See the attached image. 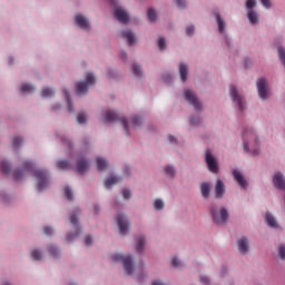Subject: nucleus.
Masks as SVG:
<instances>
[{
    "mask_svg": "<svg viewBox=\"0 0 285 285\" xmlns=\"http://www.w3.org/2000/svg\"><path fill=\"white\" fill-rule=\"evenodd\" d=\"M243 141L245 150L252 151L254 155L259 153V140L257 139V135L252 128H248L243 134Z\"/></svg>",
    "mask_w": 285,
    "mask_h": 285,
    "instance_id": "obj_1",
    "label": "nucleus"
},
{
    "mask_svg": "<svg viewBox=\"0 0 285 285\" xmlns=\"http://www.w3.org/2000/svg\"><path fill=\"white\" fill-rule=\"evenodd\" d=\"M209 213L212 215V219L214 224H217L218 226L227 224L228 209H226V207H222L220 209H217V205H212L209 208Z\"/></svg>",
    "mask_w": 285,
    "mask_h": 285,
    "instance_id": "obj_2",
    "label": "nucleus"
},
{
    "mask_svg": "<svg viewBox=\"0 0 285 285\" xmlns=\"http://www.w3.org/2000/svg\"><path fill=\"white\" fill-rule=\"evenodd\" d=\"M112 261L121 262L127 275H132V273H135V267L132 266V256H130V255L126 256L124 254H115L112 256Z\"/></svg>",
    "mask_w": 285,
    "mask_h": 285,
    "instance_id": "obj_3",
    "label": "nucleus"
},
{
    "mask_svg": "<svg viewBox=\"0 0 285 285\" xmlns=\"http://www.w3.org/2000/svg\"><path fill=\"white\" fill-rule=\"evenodd\" d=\"M95 76L92 73H87L86 81L78 82L76 86L77 95H86V92H88V88H90V86H95Z\"/></svg>",
    "mask_w": 285,
    "mask_h": 285,
    "instance_id": "obj_4",
    "label": "nucleus"
},
{
    "mask_svg": "<svg viewBox=\"0 0 285 285\" xmlns=\"http://www.w3.org/2000/svg\"><path fill=\"white\" fill-rule=\"evenodd\" d=\"M104 120L107 124H110L112 121H119L120 124H122L125 132H128V120L124 117H118L115 114V111H110V110L106 111L104 115Z\"/></svg>",
    "mask_w": 285,
    "mask_h": 285,
    "instance_id": "obj_5",
    "label": "nucleus"
},
{
    "mask_svg": "<svg viewBox=\"0 0 285 285\" xmlns=\"http://www.w3.org/2000/svg\"><path fill=\"white\" fill-rule=\"evenodd\" d=\"M33 176L36 179H38V190L41 193V190H46L49 186V180H48V174L46 170H36L33 171Z\"/></svg>",
    "mask_w": 285,
    "mask_h": 285,
    "instance_id": "obj_6",
    "label": "nucleus"
},
{
    "mask_svg": "<svg viewBox=\"0 0 285 285\" xmlns=\"http://www.w3.org/2000/svg\"><path fill=\"white\" fill-rule=\"evenodd\" d=\"M205 161L210 173H219V165L217 164V159L215 158V156H213L209 149H207L205 153Z\"/></svg>",
    "mask_w": 285,
    "mask_h": 285,
    "instance_id": "obj_7",
    "label": "nucleus"
},
{
    "mask_svg": "<svg viewBox=\"0 0 285 285\" xmlns=\"http://www.w3.org/2000/svg\"><path fill=\"white\" fill-rule=\"evenodd\" d=\"M114 17L120 23H128V21H130V16H128V12H126V10L121 7H116L115 8Z\"/></svg>",
    "mask_w": 285,
    "mask_h": 285,
    "instance_id": "obj_8",
    "label": "nucleus"
},
{
    "mask_svg": "<svg viewBox=\"0 0 285 285\" xmlns=\"http://www.w3.org/2000/svg\"><path fill=\"white\" fill-rule=\"evenodd\" d=\"M70 224H72L73 228H76L75 234L67 235V240L72 242L75 237H79V233H81V227H79V218H77V215L71 214L70 216Z\"/></svg>",
    "mask_w": 285,
    "mask_h": 285,
    "instance_id": "obj_9",
    "label": "nucleus"
},
{
    "mask_svg": "<svg viewBox=\"0 0 285 285\" xmlns=\"http://www.w3.org/2000/svg\"><path fill=\"white\" fill-rule=\"evenodd\" d=\"M116 219L119 226L120 234L128 235L130 224L128 223V219H126V216L124 214H118Z\"/></svg>",
    "mask_w": 285,
    "mask_h": 285,
    "instance_id": "obj_10",
    "label": "nucleus"
},
{
    "mask_svg": "<svg viewBox=\"0 0 285 285\" xmlns=\"http://www.w3.org/2000/svg\"><path fill=\"white\" fill-rule=\"evenodd\" d=\"M26 173H32V163L27 161L21 169L16 170L13 173L14 180L19 181L20 179H23V175H26Z\"/></svg>",
    "mask_w": 285,
    "mask_h": 285,
    "instance_id": "obj_11",
    "label": "nucleus"
},
{
    "mask_svg": "<svg viewBox=\"0 0 285 285\" xmlns=\"http://www.w3.org/2000/svg\"><path fill=\"white\" fill-rule=\"evenodd\" d=\"M185 97L186 100L194 106L195 110H202V104L199 102V99H197V96L190 91V89L185 90Z\"/></svg>",
    "mask_w": 285,
    "mask_h": 285,
    "instance_id": "obj_12",
    "label": "nucleus"
},
{
    "mask_svg": "<svg viewBox=\"0 0 285 285\" xmlns=\"http://www.w3.org/2000/svg\"><path fill=\"white\" fill-rule=\"evenodd\" d=\"M257 90L261 99H268V89L266 85V78H259L257 81Z\"/></svg>",
    "mask_w": 285,
    "mask_h": 285,
    "instance_id": "obj_13",
    "label": "nucleus"
},
{
    "mask_svg": "<svg viewBox=\"0 0 285 285\" xmlns=\"http://www.w3.org/2000/svg\"><path fill=\"white\" fill-rule=\"evenodd\" d=\"M230 97L233 101L237 104L239 110H244V102L242 100V96L237 92V87L230 86Z\"/></svg>",
    "mask_w": 285,
    "mask_h": 285,
    "instance_id": "obj_14",
    "label": "nucleus"
},
{
    "mask_svg": "<svg viewBox=\"0 0 285 285\" xmlns=\"http://www.w3.org/2000/svg\"><path fill=\"white\" fill-rule=\"evenodd\" d=\"M273 184L275 188H278L279 190H285V179L281 173H276L274 175Z\"/></svg>",
    "mask_w": 285,
    "mask_h": 285,
    "instance_id": "obj_15",
    "label": "nucleus"
},
{
    "mask_svg": "<svg viewBox=\"0 0 285 285\" xmlns=\"http://www.w3.org/2000/svg\"><path fill=\"white\" fill-rule=\"evenodd\" d=\"M233 177L235 181H237V184L240 186V188H246V186H248V183L246 181V179L244 178V175H242L239 170L234 169Z\"/></svg>",
    "mask_w": 285,
    "mask_h": 285,
    "instance_id": "obj_16",
    "label": "nucleus"
},
{
    "mask_svg": "<svg viewBox=\"0 0 285 285\" xmlns=\"http://www.w3.org/2000/svg\"><path fill=\"white\" fill-rule=\"evenodd\" d=\"M215 193L217 199H222V197H224V194L226 193V186L224 185V181H222V179H218L216 181Z\"/></svg>",
    "mask_w": 285,
    "mask_h": 285,
    "instance_id": "obj_17",
    "label": "nucleus"
},
{
    "mask_svg": "<svg viewBox=\"0 0 285 285\" xmlns=\"http://www.w3.org/2000/svg\"><path fill=\"white\" fill-rule=\"evenodd\" d=\"M76 23L79 26V28H82V30L90 29V22H88V19H86V17H83L82 14L76 16Z\"/></svg>",
    "mask_w": 285,
    "mask_h": 285,
    "instance_id": "obj_18",
    "label": "nucleus"
},
{
    "mask_svg": "<svg viewBox=\"0 0 285 285\" xmlns=\"http://www.w3.org/2000/svg\"><path fill=\"white\" fill-rule=\"evenodd\" d=\"M88 160H86V158H80L77 161V173H79V175H83L85 171L88 170Z\"/></svg>",
    "mask_w": 285,
    "mask_h": 285,
    "instance_id": "obj_19",
    "label": "nucleus"
},
{
    "mask_svg": "<svg viewBox=\"0 0 285 285\" xmlns=\"http://www.w3.org/2000/svg\"><path fill=\"white\" fill-rule=\"evenodd\" d=\"M238 250L242 255H246V253H248V238L242 237L238 239Z\"/></svg>",
    "mask_w": 285,
    "mask_h": 285,
    "instance_id": "obj_20",
    "label": "nucleus"
},
{
    "mask_svg": "<svg viewBox=\"0 0 285 285\" xmlns=\"http://www.w3.org/2000/svg\"><path fill=\"white\" fill-rule=\"evenodd\" d=\"M122 39H126V41L132 46L135 43V33L130 30H125L121 32Z\"/></svg>",
    "mask_w": 285,
    "mask_h": 285,
    "instance_id": "obj_21",
    "label": "nucleus"
},
{
    "mask_svg": "<svg viewBox=\"0 0 285 285\" xmlns=\"http://www.w3.org/2000/svg\"><path fill=\"white\" fill-rule=\"evenodd\" d=\"M146 245V237L137 236L136 237V250L137 253H144V246Z\"/></svg>",
    "mask_w": 285,
    "mask_h": 285,
    "instance_id": "obj_22",
    "label": "nucleus"
},
{
    "mask_svg": "<svg viewBox=\"0 0 285 285\" xmlns=\"http://www.w3.org/2000/svg\"><path fill=\"white\" fill-rule=\"evenodd\" d=\"M178 68L181 81L186 82L188 79V66L180 63Z\"/></svg>",
    "mask_w": 285,
    "mask_h": 285,
    "instance_id": "obj_23",
    "label": "nucleus"
},
{
    "mask_svg": "<svg viewBox=\"0 0 285 285\" xmlns=\"http://www.w3.org/2000/svg\"><path fill=\"white\" fill-rule=\"evenodd\" d=\"M200 193H202L203 197H205V199H208V197H210V184L203 183L200 185Z\"/></svg>",
    "mask_w": 285,
    "mask_h": 285,
    "instance_id": "obj_24",
    "label": "nucleus"
},
{
    "mask_svg": "<svg viewBox=\"0 0 285 285\" xmlns=\"http://www.w3.org/2000/svg\"><path fill=\"white\" fill-rule=\"evenodd\" d=\"M120 178L116 177V176H110L105 180V187L107 188H112V186H115V184H119Z\"/></svg>",
    "mask_w": 285,
    "mask_h": 285,
    "instance_id": "obj_25",
    "label": "nucleus"
},
{
    "mask_svg": "<svg viewBox=\"0 0 285 285\" xmlns=\"http://www.w3.org/2000/svg\"><path fill=\"white\" fill-rule=\"evenodd\" d=\"M214 14L218 24V32L223 33L226 28V22H224V19H222V16L219 13L215 12Z\"/></svg>",
    "mask_w": 285,
    "mask_h": 285,
    "instance_id": "obj_26",
    "label": "nucleus"
},
{
    "mask_svg": "<svg viewBox=\"0 0 285 285\" xmlns=\"http://www.w3.org/2000/svg\"><path fill=\"white\" fill-rule=\"evenodd\" d=\"M0 170L3 173V175H10L12 167L10 166V163L2 160L0 163Z\"/></svg>",
    "mask_w": 285,
    "mask_h": 285,
    "instance_id": "obj_27",
    "label": "nucleus"
},
{
    "mask_svg": "<svg viewBox=\"0 0 285 285\" xmlns=\"http://www.w3.org/2000/svg\"><path fill=\"white\" fill-rule=\"evenodd\" d=\"M265 222H266L267 226H269L271 228H277V220L275 219V217L273 215L266 214Z\"/></svg>",
    "mask_w": 285,
    "mask_h": 285,
    "instance_id": "obj_28",
    "label": "nucleus"
},
{
    "mask_svg": "<svg viewBox=\"0 0 285 285\" xmlns=\"http://www.w3.org/2000/svg\"><path fill=\"white\" fill-rule=\"evenodd\" d=\"M63 95L67 99V106H68L69 112H75V108L72 107V99H70V94L68 92V90L65 89Z\"/></svg>",
    "mask_w": 285,
    "mask_h": 285,
    "instance_id": "obj_29",
    "label": "nucleus"
},
{
    "mask_svg": "<svg viewBox=\"0 0 285 285\" xmlns=\"http://www.w3.org/2000/svg\"><path fill=\"white\" fill-rule=\"evenodd\" d=\"M98 170H106L108 168V161L101 157L97 158Z\"/></svg>",
    "mask_w": 285,
    "mask_h": 285,
    "instance_id": "obj_30",
    "label": "nucleus"
},
{
    "mask_svg": "<svg viewBox=\"0 0 285 285\" xmlns=\"http://www.w3.org/2000/svg\"><path fill=\"white\" fill-rule=\"evenodd\" d=\"M247 17L249 19V22L253 23V26H255V23H257L258 18H257V13L255 11L248 10Z\"/></svg>",
    "mask_w": 285,
    "mask_h": 285,
    "instance_id": "obj_31",
    "label": "nucleus"
},
{
    "mask_svg": "<svg viewBox=\"0 0 285 285\" xmlns=\"http://www.w3.org/2000/svg\"><path fill=\"white\" fill-rule=\"evenodd\" d=\"M147 16L151 23H155V21H157V12H155V9H148Z\"/></svg>",
    "mask_w": 285,
    "mask_h": 285,
    "instance_id": "obj_32",
    "label": "nucleus"
},
{
    "mask_svg": "<svg viewBox=\"0 0 285 285\" xmlns=\"http://www.w3.org/2000/svg\"><path fill=\"white\" fill-rule=\"evenodd\" d=\"M57 166L59 170H68V168H70V163H68V160H59Z\"/></svg>",
    "mask_w": 285,
    "mask_h": 285,
    "instance_id": "obj_33",
    "label": "nucleus"
},
{
    "mask_svg": "<svg viewBox=\"0 0 285 285\" xmlns=\"http://www.w3.org/2000/svg\"><path fill=\"white\" fill-rule=\"evenodd\" d=\"M35 88L30 83H23L21 86V92H33Z\"/></svg>",
    "mask_w": 285,
    "mask_h": 285,
    "instance_id": "obj_34",
    "label": "nucleus"
},
{
    "mask_svg": "<svg viewBox=\"0 0 285 285\" xmlns=\"http://www.w3.org/2000/svg\"><path fill=\"white\" fill-rule=\"evenodd\" d=\"M23 144V139L21 137H13L12 138V148H19Z\"/></svg>",
    "mask_w": 285,
    "mask_h": 285,
    "instance_id": "obj_35",
    "label": "nucleus"
},
{
    "mask_svg": "<svg viewBox=\"0 0 285 285\" xmlns=\"http://www.w3.org/2000/svg\"><path fill=\"white\" fill-rule=\"evenodd\" d=\"M132 73L135 75V77H141V67H139V65L137 63H134Z\"/></svg>",
    "mask_w": 285,
    "mask_h": 285,
    "instance_id": "obj_36",
    "label": "nucleus"
},
{
    "mask_svg": "<svg viewBox=\"0 0 285 285\" xmlns=\"http://www.w3.org/2000/svg\"><path fill=\"white\" fill-rule=\"evenodd\" d=\"M55 95V91L48 87L42 89V97L48 98L52 97Z\"/></svg>",
    "mask_w": 285,
    "mask_h": 285,
    "instance_id": "obj_37",
    "label": "nucleus"
},
{
    "mask_svg": "<svg viewBox=\"0 0 285 285\" xmlns=\"http://www.w3.org/2000/svg\"><path fill=\"white\" fill-rule=\"evenodd\" d=\"M165 173H166V175H169V177H175V174H176L175 167L167 165L165 167Z\"/></svg>",
    "mask_w": 285,
    "mask_h": 285,
    "instance_id": "obj_38",
    "label": "nucleus"
},
{
    "mask_svg": "<svg viewBox=\"0 0 285 285\" xmlns=\"http://www.w3.org/2000/svg\"><path fill=\"white\" fill-rule=\"evenodd\" d=\"M154 208H155V210H161L164 208V200L156 199L154 202Z\"/></svg>",
    "mask_w": 285,
    "mask_h": 285,
    "instance_id": "obj_39",
    "label": "nucleus"
},
{
    "mask_svg": "<svg viewBox=\"0 0 285 285\" xmlns=\"http://www.w3.org/2000/svg\"><path fill=\"white\" fill-rule=\"evenodd\" d=\"M278 57L285 67V50L284 47H278Z\"/></svg>",
    "mask_w": 285,
    "mask_h": 285,
    "instance_id": "obj_40",
    "label": "nucleus"
},
{
    "mask_svg": "<svg viewBox=\"0 0 285 285\" xmlns=\"http://www.w3.org/2000/svg\"><path fill=\"white\" fill-rule=\"evenodd\" d=\"M131 121H132L134 128H139V126H141V118H139L137 116H134Z\"/></svg>",
    "mask_w": 285,
    "mask_h": 285,
    "instance_id": "obj_41",
    "label": "nucleus"
},
{
    "mask_svg": "<svg viewBox=\"0 0 285 285\" xmlns=\"http://www.w3.org/2000/svg\"><path fill=\"white\" fill-rule=\"evenodd\" d=\"M49 253L52 257H59V249L55 245L49 246Z\"/></svg>",
    "mask_w": 285,
    "mask_h": 285,
    "instance_id": "obj_42",
    "label": "nucleus"
},
{
    "mask_svg": "<svg viewBox=\"0 0 285 285\" xmlns=\"http://www.w3.org/2000/svg\"><path fill=\"white\" fill-rule=\"evenodd\" d=\"M65 197H67L69 202H72V189H70V187H65Z\"/></svg>",
    "mask_w": 285,
    "mask_h": 285,
    "instance_id": "obj_43",
    "label": "nucleus"
},
{
    "mask_svg": "<svg viewBox=\"0 0 285 285\" xmlns=\"http://www.w3.org/2000/svg\"><path fill=\"white\" fill-rule=\"evenodd\" d=\"M31 257L32 259H35L36 262H38L39 259H41V252L35 249L31 252Z\"/></svg>",
    "mask_w": 285,
    "mask_h": 285,
    "instance_id": "obj_44",
    "label": "nucleus"
},
{
    "mask_svg": "<svg viewBox=\"0 0 285 285\" xmlns=\"http://www.w3.org/2000/svg\"><path fill=\"white\" fill-rule=\"evenodd\" d=\"M255 6H257V2L255 0H247L246 1L247 10H253V8H255Z\"/></svg>",
    "mask_w": 285,
    "mask_h": 285,
    "instance_id": "obj_45",
    "label": "nucleus"
},
{
    "mask_svg": "<svg viewBox=\"0 0 285 285\" xmlns=\"http://www.w3.org/2000/svg\"><path fill=\"white\" fill-rule=\"evenodd\" d=\"M158 48H159V50H166V39L159 38Z\"/></svg>",
    "mask_w": 285,
    "mask_h": 285,
    "instance_id": "obj_46",
    "label": "nucleus"
},
{
    "mask_svg": "<svg viewBox=\"0 0 285 285\" xmlns=\"http://www.w3.org/2000/svg\"><path fill=\"white\" fill-rule=\"evenodd\" d=\"M77 121L78 124H86V114H78Z\"/></svg>",
    "mask_w": 285,
    "mask_h": 285,
    "instance_id": "obj_47",
    "label": "nucleus"
},
{
    "mask_svg": "<svg viewBox=\"0 0 285 285\" xmlns=\"http://www.w3.org/2000/svg\"><path fill=\"white\" fill-rule=\"evenodd\" d=\"M278 255H279L281 259H285V245H281L278 247Z\"/></svg>",
    "mask_w": 285,
    "mask_h": 285,
    "instance_id": "obj_48",
    "label": "nucleus"
},
{
    "mask_svg": "<svg viewBox=\"0 0 285 285\" xmlns=\"http://www.w3.org/2000/svg\"><path fill=\"white\" fill-rule=\"evenodd\" d=\"M85 246H91L92 245V236H86L83 239Z\"/></svg>",
    "mask_w": 285,
    "mask_h": 285,
    "instance_id": "obj_49",
    "label": "nucleus"
},
{
    "mask_svg": "<svg viewBox=\"0 0 285 285\" xmlns=\"http://www.w3.org/2000/svg\"><path fill=\"white\" fill-rule=\"evenodd\" d=\"M45 235H52V227L46 226L42 228Z\"/></svg>",
    "mask_w": 285,
    "mask_h": 285,
    "instance_id": "obj_50",
    "label": "nucleus"
},
{
    "mask_svg": "<svg viewBox=\"0 0 285 285\" xmlns=\"http://www.w3.org/2000/svg\"><path fill=\"white\" fill-rule=\"evenodd\" d=\"M186 32L189 37H191V35H195V27L194 26L187 27Z\"/></svg>",
    "mask_w": 285,
    "mask_h": 285,
    "instance_id": "obj_51",
    "label": "nucleus"
},
{
    "mask_svg": "<svg viewBox=\"0 0 285 285\" xmlns=\"http://www.w3.org/2000/svg\"><path fill=\"white\" fill-rule=\"evenodd\" d=\"M121 195L124 199H130V191L128 189H122Z\"/></svg>",
    "mask_w": 285,
    "mask_h": 285,
    "instance_id": "obj_52",
    "label": "nucleus"
},
{
    "mask_svg": "<svg viewBox=\"0 0 285 285\" xmlns=\"http://www.w3.org/2000/svg\"><path fill=\"white\" fill-rule=\"evenodd\" d=\"M176 6L178 8H186V0H176Z\"/></svg>",
    "mask_w": 285,
    "mask_h": 285,
    "instance_id": "obj_53",
    "label": "nucleus"
},
{
    "mask_svg": "<svg viewBox=\"0 0 285 285\" xmlns=\"http://www.w3.org/2000/svg\"><path fill=\"white\" fill-rule=\"evenodd\" d=\"M190 124H191V126H197V124H199V117H193L190 119Z\"/></svg>",
    "mask_w": 285,
    "mask_h": 285,
    "instance_id": "obj_54",
    "label": "nucleus"
},
{
    "mask_svg": "<svg viewBox=\"0 0 285 285\" xmlns=\"http://www.w3.org/2000/svg\"><path fill=\"white\" fill-rule=\"evenodd\" d=\"M173 266L175 267V268H179V266H180V263H179V259L178 258H173Z\"/></svg>",
    "mask_w": 285,
    "mask_h": 285,
    "instance_id": "obj_55",
    "label": "nucleus"
},
{
    "mask_svg": "<svg viewBox=\"0 0 285 285\" xmlns=\"http://www.w3.org/2000/svg\"><path fill=\"white\" fill-rule=\"evenodd\" d=\"M261 3H263L265 8H271V0H261Z\"/></svg>",
    "mask_w": 285,
    "mask_h": 285,
    "instance_id": "obj_56",
    "label": "nucleus"
},
{
    "mask_svg": "<svg viewBox=\"0 0 285 285\" xmlns=\"http://www.w3.org/2000/svg\"><path fill=\"white\" fill-rule=\"evenodd\" d=\"M61 142H62L65 146H70V140L66 139L65 137H61Z\"/></svg>",
    "mask_w": 285,
    "mask_h": 285,
    "instance_id": "obj_57",
    "label": "nucleus"
},
{
    "mask_svg": "<svg viewBox=\"0 0 285 285\" xmlns=\"http://www.w3.org/2000/svg\"><path fill=\"white\" fill-rule=\"evenodd\" d=\"M170 144H177V138L175 136H169Z\"/></svg>",
    "mask_w": 285,
    "mask_h": 285,
    "instance_id": "obj_58",
    "label": "nucleus"
},
{
    "mask_svg": "<svg viewBox=\"0 0 285 285\" xmlns=\"http://www.w3.org/2000/svg\"><path fill=\"white\" fill-rule=\"evenodd\" d=\"M200 282H203V284H208V277L206 276L200 277Z\"/></svg>",
    "mask_w": 285,
    "mask_h": 285,
    "instance_id": "obj_59",
    "label": "nucleus"
},
{
    "mask_svg": "<svg viewBox=\"0 0 285 285\" xmlns=\"http://www.w3.org/2000/svg\"><path fill=\"white\" fill-rule=\"evenodd\" d=\"M95 213H99V206H95Z\"/></svg>",
    "mask_w": 285,
    "mask_h": 285,
    "instance_id": "obj_60",
    "label": "nucleus"
},
{
    "mask_svg": "<svg viewBox=\"0 0 285 285\" xmlns=\"http://www.w3.org/2000/svg\"><path fill=\"white\" fill-rule=\"evenodd\" d=\"M125 170H126V173H127V175H128V170H129V168H128V167H126V169H125Z\"/></svg>",
    "mask_w": 285,
    "mask_h": 285,
    "instance_id": "obj_61",
    "label": "nucleus"
},
{
    "mask_svg": "<svg viewBox=\"0 0 285 285\" xmlns=\"http://www.w3.org/2000/svg\"><path fill=\"white\" fill-rule=\"evenodd\" d=\"M121 56H122V57H126V52H122Z\"/></svg>",
    "mask_w": 285,
    "mask_h": 285,
    "instance_id": "obj_62",
    "label": "nucleus"
},
{
    "mask_svg": "<svg viewBox=\"0 0 285 285\" xmlns=\"http://www.w3.org/2000/svg\"><path fill=\"white\" fill-rule=\"evenodd\" d=\"M110 1V3H115V0H109Z\"/></svg>",
    "mask_w": 285,
    "mask_h": 285,
    "instance_id": "obj_63",
    "label": "nucleus"
},
{
    "mask_svg": "<svg viewBox=\"0 0 285 285\" xmlns=\"http://www.w3.org/2000/svg\"><path fill=\"white\" fill-rule=\"evenodd\" d=\"M9 62H10V65H12V59H10V61H9Z\"/></svg>",
    "mask_w": 285,
    "mask_h": 285,
    "instance_id": "obj_64",
    "label": "nucleus"
}]
</instances>
